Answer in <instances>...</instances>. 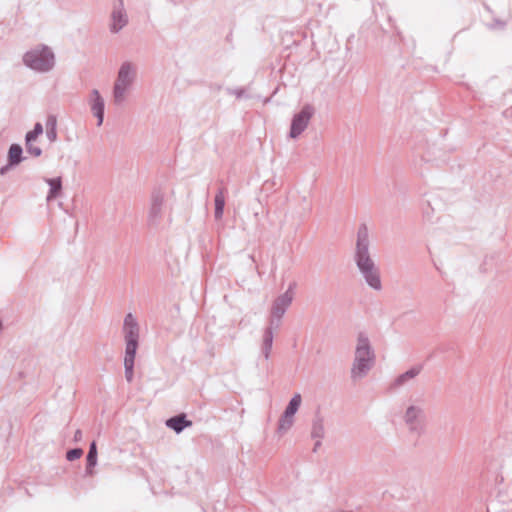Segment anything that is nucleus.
<instances>
[{"instance_id":"obj_1","label":"nucleus","mask_w":512,"mask_h":512,"mask_svg":"<svg viewBox=\"0 0 512 512\" xmlns=\"http://www.w3.org/2000/svg\"><path fill=\"white\" fill-rule=\"evenodd\" d=\"M369 232L365 224H362L357 232L354 260L365 283L373 290L382 289L380 269L372 259L369 252Z\"/></svg>"},{"instance_id":"obj_21","label":"nucleus","mask_w":512,"mask_h":512,"mask_svg":"<svg viewBox=\"0 0 512 512\" xmlns=\"http://www.w3.org/2000/svg\"><path fill=\"white\" fill-rule=\"evenodd\" d=\"M136 353H125L124 357V368H125V378L128 382H132L134 376V360Z\"/></svg>"},{"instance_id":"obj_22","label":"nucleus","mask_w":512,"mask_h":512,"mask_svg":"<svg viewBox=\"0 0 512 512\" xmlns=\"http://www.w3.org/2000/svg\"><path fill=\"white\" fill-rule=\"evenodd\" d=\"M46 182L50 186L49 193L47 195V201H51L52 199L56 198L61 189H62V181L60 177L47 179Z\"/></svg>"},{"instance_id":"obj_15","label":"nucleus","mask_w":512,"mask_h":512,"mask_svg":"<svg viewBox=\"0 0 512 512\" xmlns=\"http://www.w3.org/2000/svg\"><path fill=\"white\" fill-rule=\"evenodd\" d=\"M191 425L192 422L187 420L184 414L171 417L166 421V426L176 433L182 432L186 427H190Z\"/></svg>"},{"instance_id":"obj_17","label":"nucleus","mask_w":512,"mask_h":512,"mask_svg":"<svg viewBox=\"0 0 512 512\" xmlns=\"http://www.w3.org/2000/svg\"><path fill=\"white\" fill-rule=\"evenodd\" d=\"M46 137L50 142L57 140V117L55 115H48L46 119Z\"/></svg>"},{"instance_id":"obj_27","label":"nucleus","mask_w":512,"mask_h":512,"mask_svg":"<svg viewBox=\"0 0 512 512\" xmlns=\"http://www.w3.org/2000/svg\"><path fill=\"white\" fill-rule=\"evenodd\" d=\"M322 440H323V439L314 440V441H315V443H314L313 451H317V450H318V448H319V447L321 446V444H322Z\"/></svg>"},{"instance_id":"obj_2","label":"nucleus","mask_w":512,"mask_h":512,"mask_svg":"<svg viewBox=\"0 0 512 512\" xmlns=\"http://www.w3.org/2000/svg\"><path fill=\"white\" fill-rule=\"evenodd\" d=\"M138 68L130 60L121 62L111 89L112 103L117 106H123L129 99L134 85L137 81Z\"/></svg>"},{"instance_id":"obj_20","label":"nucleus","mask_w":512,"mask_h":512,"mask_svg":"<svg viewBox=\"0 0 512 512\" xmlns=\"http://www.w3.org/2000/svg\"><path fill=\"white\" fill-rule=\"evenodd\" d=\"M214 203H215V210H214L215 219L220 220L223 217L224 207H225V197H224V192L222 189H220L217 192V194L215 195Z\"/></svg>"},{"instance_id":"obj_29","label":"nucleus","mask_w":512,"mask_h":512,"mask_svg":"<svg viewBox=\"0 0 512 512\" xmlns=\"http://www.w3.org/2000/svg\"><path fill=\"white\" fill-rule=\"evenodd\" d=\"M11 165H6V166H3L2 168H0V175H4L7 173V171L9 170V167Z\"/></svg>"},{"instance_id":"obj_6","label":"nucleus","mask_w":512,"mask_h":512,"mask_svg":"<svg viewBox=\"0 0 512 512\" xmlns=\"http://www.w3.org/2000/svg\"><path fill=\"white\" fill-rule=\"evenodd\" d=\"M166 214V196L165 193L156 189L150 197L149 208L147 212V225L150 228H159L162 226Z\"/></svg>"},{"instance_id":"obj_24","label":"nucleus","mask_w":512,"mask_h":512,"mask_svg":"<svg viewBox=\"0 0 512 512\" xmlns=\"http://www.w3.org/2000/svg\"><path fill=\"white\" fill-rule=\"evenodd\" d=\"M25 148L27 153L34 157H39L42 154V149L35 145V141L25 140Z\"/></svg>"},{"instance_id":"obj_7","label":"nucleus","mask_w":512,"mask_h":512,"mask_svg":"<svg viewBox=\"0 0 512 512\" xmlns=\"http://www.w3.org/2000/svg\"><path fill=\"white\" fill-rule=\"evenodd\" d=\"M295 286H296L295 283H291L289 285L288 289L283 294L279 295L272 302L271 309H270V317H269V324L272 325V327H280L281 326V319L293 302V299H294L293 290H294Z\"/></svg>"},{"instance_id":"obj_25","label":"nucleus","mask_w":512,"mask_h":512,"mask_svg":"<svg viewBox=\"0 0 512 512\" xmlns=\"http://www.w3.org/2000/svg\"><path fill=\"white\" fill-rule=\"evenodd\" d=\"M82 454H83V450L81 448H75V449H71L67 452L66 458L69 461H74V460L80 458L82 456Z\"/></svg>"},{"instance_id":"obj_10","label":"nucleus","mask_w":512,"mask_h":512,"mask_svg":"<svg viewBox=\"0 0 512 512\" xmlns=\"http://www.w3.org/2000/svg\"><path fill=\"white\" fill-rule=\"evenodd\" d=\"M302 404V396L295 393L289 400L284 412L278 420L277 432L281 435L287 433L295 422V415Z\"/></svg>"},{"instance_id":"obj_12","label":"nucleus","mask_w":512,"mask_h":512,"mask_svg":"<svg viewBox=\"0 0 512 512\" xmlns=\"http://www.w3.org/2000/svg\"><path fill=\"white\" fill-rule=\"evenodd\" d=\"M90 111L97 119V126H101L104 121L105 99L98 89H92L87 99Z\"/></svg>"},{"instance_id":"obj_23","label":"nucleus","mask_w":512,"mask_h":512,"mask_svg":"<svg viewBox=\"0 0 512 512\" xmlns=\"http://www.w3.org/2000/svg\"><path fill=\"white\" fill-rule=\"evenodd\" d=\"M43 133V126L41 123L37 122L33 129L29 132H27L25 136V140L28 141H36L37 138Z\"/></svg>"},{"instance_id":"obj_3","label":"nucleus","mask_w":512,"mask_h":512,"mask_svg":"<svg viewBox=\"0 0 512 512\" xmlns=\"http://www.w3.org/2000/svg\"><path fill=\"white\" fill-rule=\"evenodd\" d=\"M376 355L367 334L357 335L353 362L350 370L351 379L360 381L365 378L375 365Z\"/></svg>"},{"instance_id":"obj_8","label":"nucleus","mask_w":512,"mask_h":512,"mask_svg":"<svg viewBox=\"0 0 512 512\" xmlns=\"http://www.w3.org/2000/svg\"><path fill=\"white\" fill-rule=\"evenodd\" d=\"M129 24V14L124 0H113L109 15V32L113 35L119 34Z\"/></svg>"},{"instance_id":"obj_16","label":"nucleus","mask_w":512,"mask_h":512,"mask_svg":"<svg viewBox=\"0 0 512 512\" xmlns=\"http://www.w3.org/2000/svg\"><path fill=\"white\" fill-rule=\"evenodd\" d=\"M325 433H326V430H325V424H324L323 417L316 416L312 421L311 432H310L311 438L313 440L324 439Z\"/></svg>"},{"instance_id":"obj_28","label":"nucleus","mask_w":512,"mask_h":512,"mask_svg":"<svg viewBox=\"0 0 512 512\" xmlns=\"http://www.w3.org/2000/svg\"><path fill=\"white\" fill-rule=\"evenodd\" d=\"M74 438H75L76 441L81 440L82 439V431L81 430H77L75 432Z\"/></svg>"},{"instance_id":"obj_26","label":"nucleus","mask_w":512,"mask_h":512,"mask_svg":"<svg viewBox=\"0 0 512 512\" xmlns=\"http://www.w3.org/2000/svg\"><path fill=\"white\" fill-rule=\"evenodd\" d=\"M229 94L234 95L236 98H242L244 96V89L242 88H236V89H229Z\"/></svg>"},{"instance_id":"obj_4","label":"nucleus","mask_w":512,"mask_h":512,"mask_svg":"<svg viewBox=\"0 0 512 512\" xmlns=\"http://www.w3.org/2000/svg\"><path fill=\"white\" fill-rule=\"evenodd\" d=\"M22 63L35 73L48 74L56 67V53L51 46L38 43L24 52Z\"/></svg>"},{"instance_id":"obj_9","label":"nucleus","mask_w":512,"mask_h":512,"mask_svg":"<svg viewBox=\"0 0 512 512\" xmlns=\"http://www.w3.org/2000/svg\"><path fill=\"white\" fill-rule=\"evenodd\" d=\"M123 334L126 344L125 353H136L140 337V326L132 313H128L124 318Z\"/></svg>"},{"instance_id":"obj_14","label":"nucleus","mask_w":512,"mask_h":512,"mask_svg":"<svg viewBox=\"0 0 512 512\" xmlns=\"http://www.w3.org/2000/svg\"><path fill=\"white\" fill-rule=\"evenodd\" d=\"M280 327H272V325H268L263 333V343H262V354L264 358L267 360L270 356L272 345H273V339H274V332L277 331Z\"/></svg>"},{"instance_id":"obj_5","label":"nucleus","mask_w":512,"mask_h":512,"mask_svg":"<svg viewBox=\"0 0 512 512\" xmlns=\"http://www.w3.org/2000/svg\"><path fill=\"white\" fill-rule=\"evenodd\" d=\"M402 421L411 434L422 435L426 421L424 399L411 397L403 408Z\"/></svg>"},{"instance_id":"obj_18","label":"nucleus","mask_w":512,"mask_h":512,"mask_svg":"<svg viewBox=\"0 0 512 512\" xmlns=\"http://www.w3.org/2000/svg\"><path fill=\"white\" fill-rule=\"evenodd\" d=\"M97 464V447L96 443L92 442L89 447V451L87 454V465H86V474L91 476L93 475L94 471L93 468Z\"/></svg>"},{"instance_id":"obj_19","label":"nucleus","mask_w":512,"mask_h":512,"mask_svg":"<svg viewBox=\"0 0 512 512\" xmlns=\"http://www.w3.org/2000/svg\"><path fill=\"white\" fill-rule=\"evenodd\" d=\"M23 149L19 144H12L8 151L9 165L15 166L22 161Z\"/></svg>"},{"instance_id":"obj_13","label":"nucleus","mask_w":512,"mask_h":512,"mask_svg":"<svg viewBox=\"0 0 512 512\" xmlns=\"http://www.w3.org/2000/svg\"><path fill=\"white\" fill-rule=\"evenodd\" d=\"M422 371V365H416L405 371L404 373L398 375L394 381L392 382V387L394 389L402 388L408 385L412 380H414Z\"/></svg>"},{"instance_id":"obj_11","label":"nucleus","mask_w":512,"mask_h":512,"mask_svg":"<svg viewBox=\"0 0 512 512\" xmlns=\"http://www.w3.org/2000/svg\"><path fill=\"white\" fill-rule=\"evenodd\" d=\"M314 112L313 106L307 104L293 116L289 132L290 138L296 139L305 131Z\"/></svg>"}]
</instances>
